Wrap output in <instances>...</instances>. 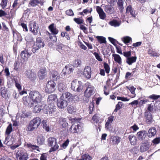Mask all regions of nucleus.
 <instances>
[{"mask_svg": "<svg viewBox=\"0 0 160 160\" xmlns=\"http://www.w3.org/2000/svg\"><path fill=\"white\" fill-rule=\"evenodd\" d=\"M70 96L68 94H67L66 92L63 93L60 97L59 100L58 101L57 106L58 108L61 109H64L68 106V103L70 102L69 100Z\"/></svg>", "mask_w": 160, "mask_h": 160, "instance_id": "nucleus-1", "label": "nucleus"}, {"mask_svg": "<svg viewBox=\"0 0 160 160\" xmlns=\"http://www.w3.org/2000/svg\"><path fill=\"white\" fill-rule=\"evenodd\" d=\"M41 122V119L39 117L34 118L30 121L28 125L26 128V130L28 131H32L37 129L39 126Z\"/></svg>", "mask_w": 160, "mask_h": 160, "instance_id": "nucleus-2", "label": "nucleus"}, {"mask_svg": "<svg viewBox=\"0 0 160 160\" xmlns=\"http://www.w3.org/2000/svg\"><path fill=\"white\" fill-rule=\"evenodd\" d=\"M29 95L34 103H40L42 99L41 94L38 91H31Z\"/></svg>", "mask_w": 160, "mask_h": 160, "instance_id": "nucleus-3", "label": "nucleus"}, {"mask_svg": "<svg viewBox=\"0 0 160 160\" xmlns=\"http://www.w3.org/2000/svg\"><path fill=\"white\" fill-rule=\"evenodd\" d=\"M16 158L17 160H27L28 158V155L26 151L22 148L19 149L17 152Z\"/></svg>", "mask_w": 160, "mask_h": 160, "instance_id": "nucleus-4", "label": "nucleus"}, {"mask_svg": "<svg viewBox=\"0 0 160 160\" xmlns=\"http://www.w3.org/2000/svg\"><path fill=\"white\" fill-rule=\"evenodd\" d=\"M71 88L73 91L77 92H81L83 89L82 83L77 80H73L71 83Z\"/></svg>", "mask_w": 160, "mask_h": 160, "instance_id": "nucleus-5", "label": "nucleus"}, {"mask_svg": "<svg viewBox=\"0 0 160 160\" xmlns=\"http://www.w3.org/2000/svg\"><path fill=\"white\" fill-rule=\"evenodd\" d=\"M44 45L42 39L41 38H38L36 39V41L34 43L32 51L33 53H34L40 48H43Z\"/></svg>", "mask_w": 160, "mask_h": 160, "instance_id": "nucleus-6", "label": "nucleus"}, {"mask_svg": "<svg viewBox=\"0 0 160 160\" xmlns=\"http://www.w3.org/2000/svg\"><path fill=\"white\" fill-rule=\"evenodd\" d=\"M48 144L49 146L51 147L49 151L50 152L56 150L59 148V146L57 143V140L55 138H49Z\"/></svg>", "mask_w": 160, "mask_h": 160, "instance_id": "nucleus-7", "label": "nucleus"}, {"mask_svg": "<svg viewBox=\"0 0 160 160\" xmlns=\"http://www.w3.org/2000/svg\"><path fill=\"white\" fill-rule=\"evenodd\" d=\"M56 88V83L52 81H49L46 85L45 90L47 93H52Z\"/></svg>", "mask_w": 160, "mask_h": 160, "instance_id": "nucleus-8", "label": "nucleus"}, {"mask_svg": "<svg viewBox=\"0 0 160 160\" xmlns=\"http://www.w3.org/2000/svg\"><path fill=\"white\" fill-rule=\"evenodd\" d=\"M87 87L84 92V95L87 98H89L95 92L94 87L89 83H87Z\"/></svg>", "mask_w": 160, "mask_h": 160, "instance_id": "nucleus-9", "label": "nucleus"}, {"mask_svg": "<svg viewBox=\"0 0 160 160\" xmlns=\"http://www.w3.org/2000/svg\"><path fill=\"white\" fill-rule=\"evenodd\" d=\"M31 49V48L27 47L24 50L21 52V55L24 61H27L29 57L32 54V53L30 52Z\"/></svg>", "mask_w": 160, "mask_h": 160, "instance_id": "nucleus-10", "label": "nucleus"}, {"mask_svg": "<svg viewBox=\"0 0 160 160\" xmlns=\"http://www.w3.org/2000/svg\"><path fill=\"white\" fill-rule=\"evenodd\" d=\"M29 29L34 35H37L38 29V26L35 22L31 21L29 22Z\"/></svg>", "mask_w": 160, "mask_h": 160, "instance_id": "nucleus-11", "label": "nucleus"}, {"mask_svg": "<svg viewBox=\"0 0 160 160\" xmlns=\"http://www.w3.org/2000/svg\"><path fill=\"white\" fill-rule=\"evenodd\" d=\"M144 119L147 124L150 125L154 122L153 116L150 112H146L144 114Z\"/></svg>", "mask_w": 160, "mask_h": 160, "instance_id": "nucleus-12", "label": "nucleus"}, {"mask_svg": "<svg viewBox=\"0 0 160 160\" xmlns=\"http://www.w3.org/2000/svg\"><path fill=\"white\" fill-rule=\"evenodd\" d=\"M45 108L46 109H48V111H45V109L43 110V112L46 114H49V115L53 114L55 112L56 108L54 104L49 105V106L45 105Z\"/></svg>", "mask_w": 160, "mask_h": 160, "instance_id": "nucleus-13", "label": "nucleus"}, {"mask_svg": "<svg viewBox=\"0 0 160 160\" xmlns=\"http://www.w3.org/2000/svg\"><path fill=\"white\" fill-rule=\"evenodd\" d=\"M73 69L71 66L68 67L66 66L63 69L61 73V75L62 77H65L67 75L70 74L72 72Z\"/></svg>", "mask_w": 160, "mask_h": 160, "instance_id": "nucleus-14", "label": "nucleus"}, {"mask_svg": "<svg viewBox=\"0 0 160 160\" xmlns=\"http://www.w3.org/2000/svg\"><path fill=\"white\" fill-rule=\"evenodd\" d=\"M23 103L26 106L31 107L32 106L33 102L30 97H25L23 98Z\"/></svg>", "mask_w": 160, "mask_h": 160, "instance_id": "nucleus-15", "label": "nucleus"}, {"mask_svg": "<svg viewBox=\"0 0 160 160\" xmlns=\"http://www.w3.org/2000/svg\"><path fill=\"white\" fill-rule=\"evenodd\" d=\"M91 68L90 66H86L83 70V74L87 78L90 79L91 76Z\"/></svg>", "mask_w": 160, "mask_h": 160, "instance_id": "nucleus-16", "label": "nucleus"}, {"mask_svg": "<svg viewBox=\"0 0 160 160\" xmlns=\"http://www.w3.org/2000/svg\"><path fill=\"white\" fill-rule=\"evenodd\" d=\"M81 126L80 123L77 125L72 124L69 130V131L72 133H77L79 131Z\"/></svg>", "mask_w": 160, "mask_h": 160, "instance_id": "nucleus-17", "label": "nucleus"}, {"mask_svg": "<svg viewBox=\"0 0 160 160\" xmlns=\"http://www.w3.org/2000/svg\"><path fill=\"white\" fill-rule=\"evenodd\" d=\"M25 75L31 81L34 80L36 78V74L32 70L27 71L25 72Z\"/></svg>", "mask_w": 160, "mask_h": 160, "instance_id": "nucleus-18", "label": "nucleus"}, {"mask_svg": "<svg viewBox=\"0 0 160 160\" xmlns=\"http://www.w3.org/2000/svg\"><path fill=\"white\" fill-rule=\"evenodd\" d=\"M114 117L111 116L108 118V120L105 124V128L107 130L111 129L112 128V123Z\"/></svg>", "mask_w": 160, "mask_h": 160, "instance_id": "nucleus-19", "label": "nucleus"}, {"mask_svg": "<svg viewBox=\"0 0 160 160\" xmlns=\"http://www.w3.org/2000/svg\"><path fill=\"white\" fill-rule=\"evenodd\" d=\"M46 75V69L45 67L42 68L38 72V76L40 79H43L45 78Z\"/></svg>", "mask_w": 160, "mask_h": 160, "instance_id": "nucleus-20", "label": "nucleus"}, {"mask_svg": "<svg viewBox=\"0 0 160 160\" xmlns=\"http://www.w3.org/2000/svg\"><path fill=\"white\" fill-rule=\"evenodd\" d=\"M96 10L99 15L100 18L102 20L105 19L106 16L103 9L98 6L96 7Z\"/></svg>", "mask_w": 160, "mask_h": 160, "instance_id": "nucleus-21", "label": "nucleus"}, {"mask_svg": "<svg viewBox=\"0 0 160 160\" xmlns=\"http://www.w3.org/2000/svg\"><path fill=\"white\" fill-rule=\"evenodd\" d=\"M58 89L60 92H63L67 90V88L64 82L59 81L58 83Z\"/></svg>", "mask_w": 160, "mask_h": 160, "instance_id": "nucleus-22", "label": "nucleus"}, {"mask_svg": "<svg viewBox=\"0 0 160 160\" xmlns=\"http://www.w3.org/2000/svg\"><path fill=\"white\" fill-rule=\"evenodd\" d=\"M25 146L31 150L39 151V147L36 145L32 144L31 143H25Z\"/></svg>", "mask_w": 160, "mask_h": 160, "instance_id": "nucleus-23", "label": "nucleus"}, {"mask_svg": "<svg viewBox=\"0 0 160 160\" xmlns=\"http://www.w3.org/2000/svg\"><path fill=\"white\" fill-rule=\"evenodd\" d=\"M149 144L148 142L142 143L140 146V151L141 152H144L147 151L149 148Z\"/></svg>", "mask_w": 160, "mask_h": 160, "instance_id": "nucleus-24", "label": "nucleus"}, {"mask_svg": "<svg viewBox=\"0 0 160 160\" xmlns=\"http://www.w3.org/2000/svg\"><path fill=\"white\" fill-rule=\"evenodd\" d=\"M146 132L144 131L138 132L137 134V138L139 140H142L144 139L146 136Z\"/></svg>", "mask_w": 160, "mask_h": 160, "instance_id": "nucleus-25", "label": "nucleus"}, {"mask_svg": "<svg viewBox=\"0 0 160 160\" xmlns=\"http://www.w3.org/2000/svg\"><path fill=\"white\" fill-rule=\"evenodd\" d=\"M128 139L132 145H134L137 142V139L136 137L133 134H131L129 136Z\"/></svg>", "mask_w": 160, "mask_h": 160, "instance_id": "nucleus-26", "label": "nucleus"}, {"mask_svg": "<svg viewBox=\"0 0 160 160\" xmlns=\"http://www.w3.org/2000/svg\"><path fill=\"white\" fill-rule=\"evenodd\" d=\"M104 9L106 12L109 14H111L114 12L113 7L110 5H105Z\"/></svg>", "mask_w": 160, "mask_h": 160, "instance_id": "nucleus-27", "label": "nucleus"}, {"mask_svg": "<svg viewBox=\"0 0 160 160\" xmlns=\"http://www.w3.org/2000/svg\"><path fill=\"white\" fill-rule=\"evenodd\" d=\"M48 28L52 34L56 35L58 33V30L56 28V27L54 26V24H52L50 25L49 26Z\"/></svg>", "mask_w": 160, "mask_h": 160, "instance_id": "nucleus-28", "label": "nucleus"}, {"mask_svg": "<svg viewBox=\"0 0 160 160\" xmlns=\"http://www.w3.org/2000/svg\"><path fill=\"white\" fill-rule=\"evenodd\" d=\"M34 107L33 109V112L34 113L39 112L42 109V105L40 103H37Z\"/></svg>", "mask_w": 160, "mask_h": 160, "instance_id": "nucleus-29", "label": "nucleus"}, {"mask_svg": "<svg viewBox=\"0 0 160 160\" xmlns=\"http://www.w3.org/2000/svg\"><path fill=\"white\" fill-rule=\"evenodd\" d=\"M14 141V138H11L10 140V136L9 135L6 137L5 141L4 142V143L8 146H10L13 144Z\"/></svg>", "mask_w": 160, "mask_h": 160, "instance_id": "nucleus-30", "label": "nucleus"}, {"mask_svg": "<svg viewBox=\"0 0 160 160\" xmlns=\"http://www.w3.org/2000/svg\"><path fill=\"white\" fill-rule=\"evenodd\" d=\"M137 58L136 56L128 57L126 59V62L128 65H131L132 63L136 62Z\"/></svg>", "mask_w": 160, "mask_h": 160, "instance_id": "nucleus-31", "label": "nucleus"}, {"mask_svg": "<svg viewBox=\"0 0 160 160\" xmlns=\"http://www.w3.org/2000/svg\"><path fill=\"white\" fill-rule=\"evenodd\" d=\"M156 130L155 128L154 127H152L149 129L148 131V136L151 138L154 136L156 133Z\"/></svg>", "mask_w": 160, "mask_h": 160, "instance_id": "nucleus-32", "label": "nucleus"}, {"mask_svg": "<svg viewBox=\"0 0 160 160\" xmlns=\"http://www.w3.org/2000/svg\"><path fill=\"white\" fill-rule=\"evenodd\" d=\"M67 94H69L70 96V98L71 99L69 101L70 102H72L74 101H79L80 98L78 96L76 95H72V94L68 92H66Z\"/></svg>", "mask_w": 160, "mask_h": 160, "instance_id": "nucleus-33", "label": "nucleus"}, {"mask_svg": "<svg viewBox=\"0 0 160 160\" xmlns=\"http://www.w3.org/2000/svg\"><path fill=\"white\" fill-rule=\"evenodd\" d=\"M120 138L118 137L112 136L111 137L112 142L113 145L118 144L120 142Z\"/></svg>", "mask_w": 160, "mask_h": 160, "instance_id": "nucleus-34", "label": "nucleus"}, {"mask_svg": "<svg viewBox=\"0 0 160 160\" xmlns=\"http://www.w3.org/2000/svg\"><path fill=\"white\" fill-rule=\"evenodd\" d=\"M109 24L112 26L116 27H119L120 25L121 22L116 20H113L109 22Z\"/></svg>", "mask_w": 160, "mask_h": 160, "instance_id": "nucleus-35", "label": "nucleus"}, {"mask_svg": "<svg viewBox=\"0 0 160 160\" xmlns=\"http://www.w3.org/2000/svg\"><path fill=\"white\" fill-rule=\"evenodd\" d=\"M57 97L56 94H51L49 95L48 98V101L49 104L51 103V102H53L57 101Z\"/></svg>", "mask_w": 160, "mask_h": 160, "instance_id": "nucleus-36", "label": "nucleus"}, {"mask_svg": "<svg viewBox=\"0 0 160 160\" xmlns=\"http://www.w3.org/2000/svg\"><path fill=\"white\" fill-rule=\"evenodd\" d=\"M66 48V47L63 44H59L57 47V50L61 54H63L65 52V49Z\"/></svg>", "mask_w": 160, "mask_h": 160, "instance_id": "nucleus-37", "label": "nucleus"}, {"mask_svg": "<svg viewBox=\"0 0 160 160\" xmlns=\"http://www.w3.org/2000/svg\"><path fill=\"white\" fill-rule=\"evenodd\" d=\"M45 139L44 137L42 135L38 136L37 139V143L39 145H42L44 143Z\"/></svg>", "mask_w": 160, "mask_h": 160, "instance_id": "nucleus-38", "label": "nucleus"}, {"mask_svg": "<svg viewBox=\"0 0 160 160\" xmlns=\"http://www.w3.org/2000/svg\"><path fill=\"white\" fill-rule=\"evenodd\" d=\"M112 55L114 58V60L119 64H121L122 63V59L120 56L118 54H113Z\"/></svg>", "mask_w": 160, "mask_h": 160, "instance_id": "nucleus-39", "label": "nucleus"}, {"mask_svg": "<svg viewBox=\"0 0 160 160\" xmlns=\"http://www.w3.org/2000/svg\"><path fill=\"white\" fill-rule=\"evenodd\" d=\"M123 3L124 1L122 0H118V5L121 12H123L124 8L123 5Z\"/></svg>", "mask_w": 160, "mask_h": 160, "instance_id": "nucleus-40", "label": "nucleus"}, {"mask_svg": "<svg viewBox=\"0 0 160 160\" xmlns=\"http://www.w3.org/2000/svg\"><path fill=\"white\" fill-rule=\"evenodd\" d=\"M59 124L63 128L66 127L68 124L66 122L65 119L62 118L60 119Z\"/></svg>", "mask_w": 160, "mask_h": 160, "instance_id": "nucleus-41", "label": "nucleus"}, {"mask_svg": "<svg viewBox=\"0 0 160 160\" xmlns=\"http://www.w3.org/2000/svg\"><path fill=\"white\" fill-rule=\"evenodd\" d=\"M0 93L3 98H5L7 96V90L5 87L0 88Z\"/></svg>", "mask_w": 160, "mask_h": 160, "instance_id": "nucleus-42", "label": "nucleus"}, {"mask_svg": "<svg viewBox=\"0 0 160 160\" xmlns=\"http://www.w3.org/2000/svg\"><path fill=\"white\" fill-rule=\"evenodd\" d=\"M42 124L43 125V127L47 131H49V127L47 123L46 120H44L42 122Z\"/></svg>", "mask_w": 160, "mask_h": 160, "instance_id": "nucleus-43", "label": "nucleus"}, {"mask_svg": "<svg viewBox=\"0 0 160 160\" xmlns=\"http://www.w3.org/2000/svg\"><path fill=\"white\" fill-rule=\"evenodd\" d=\"M96 38L100 43H106V41L105 37L102 36H97Z\"/></svg>", "mask_w": 160, "mask_h": 160, "instance_id": "nucleus-44", "label": "nucleus"}, {"mask_svg": "<svg viewBox=\"0 0 160 160\" xmlns=\"http://www.w3.org/2000/svg\"><path fill=\"white\" fill-rule=\"evenodd\" d=\"M39 3V1L38 0H30L29 2V6L35 7Z\"/></svg>", "mask_w": 160, "mask_h": 160, "instance_id": "nucleus-45", "label": "nucleus"}, {"mask_svg": "<svg viewBox=\"0 0 160 160\" xmlns=\"http://www.w3.org/2000/svg\"><path fill=\"white\" fill-rule=\"evenodd\" d=\"M81 60L77 59L73 61V65L75 67H78L81 65Z\"/></svg>", "mask_w": 160, "mask_h": 160, "instance_id": "nucleus-46", "label": "nucleus"}, {"mask_svg": "<svg viewBox=\"0 0 160 160\" xmlns=\"http://www.w3.org/2000/svg\"><path fill=\"white\" fill-rule=\"evenodd\" d=\"M12 124H10L7 127L6 131V134L8 135H9L10 133L12 131Z\"/></svg>", "mask_w": 160, "mask_h": 160, "instance_id": "nucleus-47", "label": "nucleus"}, {"mask_svg": "<svg viewBox=\"0 0 160 160\" xmlns=\"http://www.w3.org/2000/svg\"><path fill=\"white\" fill-rule=\"evenodd\" d=\"M59 74L57 71H54L52 73V78L53 80H57L59 77Z\"/></svg>", "mask_w": 160, "mask_h": 160, "instance_id": "nucleus-48", "label": "nucleus"}, {"mask_svg": "<svg viewBox=\"0 0 160 160\" xmlns=\"http://www.w3.org/2000/svg\"><path fill=\"white\" fill-rule=\"evenodd\" d=\"M31 112H22L21 115L22 118H25L31 116Z\"/></svg>", "mask_w": 160, "mask_h": 160, "instance_id": "nucleus-49", "label": "nucleus"}, {"mask_svg": "<svg viewBox=\"0 0 160 160\" xmlns=\"http://www.w3.org/2000/svg\"><path fill=\"white\" fill-rule=\"evenodd\" d=\"M148 53L149 55L153 57H158V54L154 51L151 49H149L148 51Z\"/></svg>", "mask_w": 160, "mask_h": 160, "instance_id": "nucleus-50", "label": "nucleus"}, {"mask_svg": "<svg viewBox=\"0 0 160 160\" xmlns=\"http://www.w3.org/2000/svg\"><path fill=\"white\" fill-rule=\"evenodd\" d=\"M122 40L126 44L129 42L130 41L132 40V38L128 36H126L123 38Z\"/></svg>", "mask_w": 160, "mask_h": 160, "instance_id": "nucleus-51", "label": "nucleus"}, {"mask_svg": "<svg viewBox=\"0 0 160 160\" xmlns=\"http://www.w3.org/2000/svg\"><path fill=\"white\" fill-rule=\"evenodd\" d=\"M68 111L69 113L72 114L76 112V109L73 106L69 105L68 107Z\"/></svg>", "mask_w": 160, "mask_h": 160, "instance_id": "nucleus-52", "label": "nucleus"}, {"mask_svg": "<svg viewBox=\"0 0 160 160\" xmlns=\"http://www.w3.org/2000/svg\"><path fill=\"white\" fill-rule=\"evenodd\" d=\"M103 66L106 73H109L110 69L109 66L106 62H104V63Z\"/></svg>", "mask_w": 160, "mask_h": 160, "instance_id": "nucleus-53", "label": "nucleus"}, {"mask_svg": "<svg viewBox=\"0 0 160 160\" xmlns=\"http://www.w3.org/2000/svg\"><path fill=\"white\" fill-rule=\"evenodd\" d=\"M16 87L18 89L19 91L21 90L22 87L20 84L19 83L17 79H14Z\"/></svg>", "mask_w": 160, "mask_h": 160, "instance_id": "nucleus-54", "label": "nucleus"}, {"mask_svg": "<svg viewBox=\"0 0 160 160\" xmlns=\"http://www.w3.org/2000/svg\"><path fill=\"white\" fill-rule=\"evenodd\" d=\"M82 158L84 160H91L92 157L88 154H84L82 156Z\"/></svg>", "mask_w": 160, "mask_h": 160, "instance_id": "nucleus-55", "label": "nucleus"}, {"mask_svg": "<svg viewBox=\"0 0 160 160\" xmlns=\"http://www.w3.org/2000/svg\"><path fill=\"white\" fill-rule=\"evenodd\" d=\"M7 1L8 0H2L0 5L2 9H4L6 6L7 4Z\"/></svg>", "mask_w": 160, "mask_h": 160, "instance_id": "nucleus-56", "label": "nucleus"}, {"mask_svg": "<svg viewBox=\"0 0 160 160\" xmlns=\"http://www.w3.org/2000/svg\"><path fill=\"white\" fill-rule=\"evenodd\" d=\"M122 106V102H119L116 106V108L114 110V112H117V111L121 108Z\"/></svg>", "mask_w": 160, "mask_h": 160, "instance_id": "nucleus-57", "label": "nucleus"}, {"mask_svg": "<svg viewBox=\"0 0 160 160\" xmlns=\"http://www.w3.org/2000/svg\"><path fill=\"white\" fill-rule=\"evenodd\" d=\"M152 143L154 144H158L160 143V137L155 138L152 141Z\"/></svg>", "mask_w": 160, "mask_h": 160, "instance_id": "nucleus-58", "label": "nucleus"}, {"mask_svg": "<svg viewBox=\"0 0 160 160\" xmlns=\"http://www.w3.org/2000/svg\"><path fill=\"white\" fill-rule=\"evenodd\" d=\"M74 21L77 23L78 24H81L83 23V19L79 18H74Z\"/></svg>", "mask_w": 160, "mask_h": 160, "instance_id": "nucleus-59", "label": "nucleus"}, {"mask_svg": "<svg viewBox=\"0 0 160 160\" xmlns=\"http://www.w3.org/2000/svg\"><path fill=\"white\" fill-rule=\"evenodd\" d=\"M160 96L155 95V94H152L149 96L148 98L150 99L153 100H156L159 98Z\"/></svg>", "mask_w": 160, "mask_h": 160, "instance_id": "nucleus-60", "label": "nucleus"}, {"mask_svg": "<svg viewBox=\"0 0 160 160\" xmlns=\"http://www.w3.org/2000/svg\"><path fill=\"white\" fill-rule=\"evenodd\" d=\"M94 55L95 57L99 61H102V59L101 58L100 56L98 54V53L96 52H95L94 53Z\"/></svg>", "mask_w": 160, "mask_h": 160, "instance_id": "nucleus-61", "label": "nucleus"}, {"mask_svg": "<svg viewBox=\"0 0 160 160\" xmlns=\"http://www.w3.org/2000/svg\"><path fill=\"white\" fill-rule=\"evenodd\" d=\"M66 13L67 15L69 16H73L74 15L73 12L71 9H69L67 10L66 11Z\"/></svg>", "mask_w": 160, "mask_h": 160, "instance_id": "nucleus-62", "label": "nucleus"}, {"mask_svg": "<svg viewBox=\"0 0 160 160\" xmlns=\"http://www.w3.org/2000/svg\"><path fill=\"white\" fill-rule=\"evenodd\" d=\"M131 152L134 154H137L138 152V147H134L131 150Z\"/></svg>", "mask_w": 160, "mask_h": 160, "instance_id": "nucleus-63", "label": "nucleus"}, {"mask_svg": "<svg viewBox=\"0 0 160 160\" xmlns=\"http://www.w3.org/2000/svg\"><path fill=\"white\" fill-rule=\"evenodd\" d=\"M92 120L95 122H97L99 121V119L97 114L94 115L92 118Z\"/></svg>", "mask_w": 160, "mask_h": 160, "instance_id": "nucleus-64", "label": "nucleus"}]
</instances>
